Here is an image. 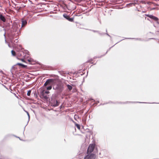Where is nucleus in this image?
<instances>
[{"mask_svg": "<svg viewBox=\"0 0 159 159\" xmlns=\"http://www.w3.org/2000/svg\"><path fill=\"white\" fill-rule=\"evenodd\" d=\"M18 56L25 58L26 55H25L23 51L20 52L18 54Z\"/></svg>", "mask_w": 159, "mask_h": 159, "instance_id": "obj_11", "label": "nucleus"}, {"mask_svg": "<svg viewBox=\"0 0 159 159\" xmlns=\"http://www.w3.org/2000/svg\"><path fill=\"white\" fill-rule=\"evenodd\" d=\"M63 16L70 21L73 22L74 20L73 18H70V16L67 15L66 14H64L63 15Z\"/></svg>", "mask_w": 159, "mask_h": 159, "instance_id": "obj_9", "label": "nucleus"}, {"mask_svg": "<svg viewBox=\"0 0 159 159\" xmlns=\"http://www.w3.org/2000/svg\"><path fill=\"white\" fill-rule=\"evenodd\" d=\"M124 102L123 103H128V102Z\"/></svg>", "mask_w": 159, "mask_h": 159, "instance_id": "obj_33", "label": "nucleus"}, {"mask_svg": "<svg viewBox=\"0 0 159 159\" xmlns=\"http://www.w3.org/2000/svg\"><path fill=\"white\" fill-rule=\"evenodd\" d=\"M96 155L93 153H87L84 157V159H95Z\"/></svg>", "mask_w": 159, "mask_h": 159, "instance_id": "obj_4", "label": "nucleus"}, {"mask_svg": "<svg viewBox=\"0 0 159 159\" xmlns=\"http://www.w3.org/2000/svg\"><path fill=\"white\" fill-rule=\"evenodd\" d=\"M132 3H130L129 4V5L131 6V5H132ZM127 5H128V4H127Z\"/></svg>", "mask_w": 159, "mask_h": 159, "instance_id": "obj_37", "label": "nucleus"}, {"mask_svg": "<svg viewBox=\"0 0 159 159\" xmlns=\"http://www.w3.org/2000/svg\"><path fill=\"white\" fill-rule=\"evenodd\" d=\"M91 30L94 32H97V33H98L99 32V31H97V30Z\"/></svg>", "mask_w": 159, "mask_h": 159, "instance_id": "obj_28", "label": "nucleus"}, {"mask_svg": "<svg viewBox=\"0 0 159 159\" xmlns=\"http://www.w3.org/2000/svg\"><path fill=\"white\" fill-rule=\"evenodd\" d=\"M42 90L44 91V93H45V94H48L49 93V92L48 91H45L44 90Z\"/></svg>", "mask_w": 159, "mask_h": 159, "instance_id": "obj_23", "label": "nucleus"}, {"mask_svg": "<svg viewBox=\"0 0 159 159\" xmlns=\"http://www.w3.org/2000/svg\"><path fill=\"white\" fill-rule=\"evenodd\" d=\"M12 90V89H11V91Z\"/></svg>", "mask_w": 159, "mask_h": 159, "instance_id": "obj_47", "label": "nucleus"}, {"mask_svg": "<svg viewBox=\"0 0 159 159\" xmlns=\"http://www.w3.org/2000/svg\"><path fill=\"white\" fill-rule=\"evenodd\" d=\"M120 103H122V102H120Z\"/></svg>", "mask_w": 159, "mask_h": 159, "instance_id": "obj_50", "label": "nucleus"}, {"mask_svg": "<svg viewBox=\"0 0 159 159\" xmlns=\"http://www.w3.org/2000/svg\"><path fill=\"white\" fill-rule=\"evenodd\" d=\"M6 41H6V40H5V42H6Z\"/></svg>", "mask_w": 159, "mask_h": 159, "instance_id": "obj_45", "label": "nucleus"}, {"mask_svg": "<svg viewBox=\"0 0 159 159\" xmlns=\"http://www.w3.org/2000/svg\"><path fill=\"white\" fill-rule=\"evenodd\" d=\"M16 39L14 40V42L17 43L18 42V38L16 37Z\"/></svg>", "mask_w": 159, "mask_h": 159, "instance_id": "obj_26", "label": "nucleus"}, {"mask_svg": "<svg viewBox=\"0 0 159 159\" xmlns=\"http://www.w3.org/2000/svg\"><path fill=\"white\" fill-rule=\"evenodd\" d=\"M4 30L5 31H6V30L5 29H4Z\"/></svg>", "mask_w": 159, "mask_h": 159, "instance_id": "obj_42", "label": "nucleus"}, {"mask_svg": "<svg viewBox=\"0 0 159 159\" xmlns=\"http://www.w3.org/2000/svg\"><path fill=\"white\" fill-rule=\"evenodd\" d=\"M105 104H102V105H104Z\"/></svg>", "mask_w": 159, "mask_h": 159, "instance_id": "obj_51", "label": "nucleus"}, {"mask_svg": "<svg viewBox=\"0 0 159 159\" xmlns=\"http://www.w3.org/2000/svg\"><path fill=\"white\" fill-rule=\"evenodd\" d=\"M31 93V90H29L28 91L27 95L28 96H30V95Z\"/></svg>", "mask_w": 159, "mask_h": 159, "instance_id": "obj_19", "label": "nucleus"}, {"mask_svg": "<svg viewBox=\"0 0 159 159\" xmlns=\"http://www.w3.org/2000/svg\"><path fill=\"white\" fill-rule=\"evenodd\" d=\"M135 39L136 40H140V41H142V40L141 39H140V38Z\"/></svg>", "mask_w": 159, "mask_h": 159, "instance_id": "obj_31", "label": "nucleus"}, {"mask_svg": "<svg viewBox=\"0 0 159 159\" xmlns=\"http://www.w3.org/2000/svg\"><path fill=\"white\" fill-rule=\"evenodd\" d=\"M11 54L13 56H15L16 54V52L13 50H12L11 51Z\"/></svg>", "mask_w": 159, "mask_h": 159, "instance_id": "obj_18", "label": "nucleus"}, {"mask_svg": "<svg viewBox=\"0 0 159 159\" xmlns=\"http://www.w3.org/2000/svg\"><path fill=\"white\" fill-rule=\"evenodd\" d=\"M112 47H110L109 49L106 52L105 54H106L107 52H108L110 49Z\"/></svg>", "mask_w": 159, "mask_h": 159, "instance_id": "obj_32", "label": "nucleus"}, {"mask_svg": "<svg viewBox=\"0 0 159 159\" xmlns=\"http://www.w3.org/2000/svg\"><path fill=\"white\" fill-rule=\"evenodd\" d=\"M12 90V89H11V91Z\"/></svg>", "mask_w": 159, "mask_h": 159, "instance_id": "obj_48", "label": "nucleus"}, {"mask_svg": "<svg viewBox=\"0 0 159 159\" xmlns=\"http://www.w3.org/2000/svg\"><path fill=\"white\" fill-rule=\"evenodd\" d=\"M146 16L153 20L155 22L156 24H154V27L158 28V30H159V21L158 18L152 15L148 14L146 15Z\"/></svg>", "mask_w": 159, "mask_h": 159, "instance_id": "obj_3", "label": "nucleus"}, {"mask_svg": "<svg viewBox=\"0 0 159 159\" xmlns=\"http://www.w3.org/2000/svg\"><path fill=\"white\" fill-rule=\"evenodd\" d=\"M0 159H7L6 157L3 156L0 157Z\"/></svg>", "mask_w": 159, "mask_h": 159, "instance_id": "obj_24", "label": "nucleus"}, {"mask_svg": "<svg viewBox=\"0 0 159 159\" xmlns=\"http://www.w3.org/2000/svg\"><path fill=\"white\" fill-rule=\"evenodd\" d=\"M14 94L15 95H16V94L15 93H14Z\"/></svg>", "mask_w": 159, "mask_h": 159, "instance_id": "obj_49", "label": "nucleus"}, {"mask_svg": "<svg viewBox=\"0 0 159 159\" xmlns=\"http://www.w3.org/2000/svg\"><path fill=\"white\" fill-rule=\"evenodd\" d=\"M39 96L40 98L45 100L48 99V96L44 93V91L42 90L40 92Z\"/></svg>", "mask_w": 159, "mask_h": 159, "instance_id": "obj_6", "label": "nucleus"}, {"mask_svg": "<svg viewBox=\"0 0 159 159\" xmlns=\"http://www.w3.org/2000/svg\"><path fill=\"white\" fill-rule=\"evenodd\" d=\"M5 34H6V32H5L4 33V37H5V38H6Z\"/></svg>", "mask_w": 159, "mask_h": 159, "instance_id": "obj_36", "label": "nucleus"}, {"mask_svg": "<svg viewBox=\"0 0 159 159\" xmlns=\"http://www.w3.org/2000/svg\"><path fill=\"white\" fill-rule=\"evenodd\" d=\"M75 125H76L77 128L78 129H80V125L79 124H76Z\"/></svg>", "mask_w": 159, "mask_h": 159, "instance_id": "obj_20", "label": "nucleus"}, {"mask_svg": "<svg viewBox=\"0 0 159 159\" xmlns=\"http://www.w3.org/2000/svg\"><path fill=\"white\" fill-rule=\"evenodd\" d=\"M25 112L27 113V114L28 115V119H29V120H28V122L29 120H30V116L29 113V112H27L26 111H25Z\"/></svg>", "mask_w": 159, "mask_h": 159, "instance_id": "obj_21", "label": "nucleus"}, {"mask_svg": "<svg viewBox=\"0 0 159 159\" xmlns=\"http://www.w3.org/2000/svg\"><path fill=\"white\" fill-rule=\"evenodd\" d=\"M27 60L30 63V64H34L33 62H34V60L32 58H30Z\"/></svg>", "mask_w": 159, "mask_h": 159, "instance_id": "obj_14", "label": "nucleus"}, {"mask_svg": "<svg viewBox=\"0 0 159 159\" xmlns=\"http://www.w3.org/2000/svg\"><path fill=\"white\" fill-rule=\"evenodd\" d=\"M54 80L53 79H48L45 82L43 85V86H46L51 85L52 83L53 82Z\"/></svg>", "mask_w": 159, "mask_h": 159, "instance_id": "obj_8", "label": "nucleus"}, {"mask_svg": "<svg viewBox=\"0 0 159 159\" xmlns=\"http://www.w3.org/2000/svg\"><path fill=\"white\" fill-rule=\"evenodd\" d=\"M8 46L9 47V45L8 44Z\"/></svg>", "mask_w": 159, "mask_h": 159, "instance_id": "obj_46", "label": "nucleus"}, {"mask_svg": "<svg viewBox=\"0 0 159 159\" xmlns=\"http://www.w3.org/2000/svg\"><path fill=\"white\" fill-rule=\"evenodd\" d=\"M74 119L76 120V118H78L79 117V116L77 115H75L74 116Z\"/></svg>", "mask_w": 159, "mask_h": 159, "instance_id": "obj_25", "label": "nucleus"}, {"mask_svg": "<svg viewBox=\"0 0 159 159\" xmlns=\"http://www.w3.org/2000/svg\"><path fill=\"white\" fill-rule=\"evenodd\" d=\"M47 86H48L46 87V89L48 90H51L52 87L51 85Z\"/></svg>", "mask_w": 159, "mask_h": 159, "instance_id": "obj_17", "label": "nucleus"}, {"mask_svg": "<svg viewBox=\"0 0 159 159\" xmlns=\"http://www.w3.org/2000/svg\"><path fill=\"white\" fill-rule=\"evenodd\" d=\"M60 107V108H61V106Z\"/></svg>", "mask_w": 159, "mask_h": 159, "instance_id": "obj_44", "label": "nucleus"}, {"mask_svg": "<svg viewBox=\"0 0 159 159\" xmlns=\"http://www.w3.org/2000/svg\"><path fill=\"white\" fill-rule=\"evenodd\" d=\"M90 100H93V101H95V100H94L92 98H91Z\"/></svg>", "mask_w": 159, "mask_h": 159, "instance_id": "obj_38", "label": "nucleus"}, {"mask_svg": "<svg viewBox=\"0 0 159 159\" xmlns=\"http://www.w3.org/2000/svg\"><path fill=\"white\" fill-rule=\"evenodd\" d=\"M23 52H24V55H26L25 58H28L29 56L30 55L29 51L27 50H25L24 51H23Z\"/></svg>", "mask_w": 159, "mask_h": 159, "instance_id": "obj_13", "label": "nucleus"}, {"mask_svg": "<svg viewBox=\"0 0 159 159\" xmlns=\"http://www.w3.org/2000/svg\"><path fill=\"white\" fill-rule=\"evenodd\" d=\"M16 137H17V138H19L20 139V140H21L20 138L19 137H17L16 136H15Z\"/></svg>", "mask_w": 159, "mask_h": 159, "instance_id": "obj_39", "label": "nucleus"}, {"mask_svg": "<svg viewBox=\"0 0 159 159\" xmlns=\"http://www.w3.org/2000/svg\"><path fill=\"white\" fill-rule=\"evenodd\" d=\"M126 39H134V38H126Z\"/></svg>", "mask_w": 159, "mask_h": 159, "instance_id": "obj_35", "label": "nucleus"}, {"mask_svg": "<svg viewBox=\"0 0 159 159\" xmlns=\"http://www.w3.org/2000/svg\"><path fill=\"white\" fill-rule=\"evenodd\" d=\"M16 65L21 66L23 68H25L27 67L26 65H25L20 63H17Z\"/></svg>", "mask_w": 159, "mask_h": 159, "instance_id": "obj_15", "label": "nucleus"}, {"mask_svg": "<svg viewBox=\"0 0 159 159\" xmlns=\"http://www.w3.org/2000/svg\"><path fill=\"white\" fill-rule=\"evenodd\" d=\"M0 20L3 22H5L6 21V19L5 16L1 14H0Z\"/></svg>", "mask_w": 159, "mask_h": 159, "instance_id": "obj_10", "label": "nucleus"}, {"mask_svg": "<svg viewBox=\"0 0 159 159\" xmlns=\"http://www.w3.org/2000/svg\"><path fill=\"white\" fill-rule=\"evenodd\" d=\"M14 68V66H13L12 67V68Z\"/></svg>", "mask_w": 159, "mask_h": 159, "instance_id": "obj_43", "label": "nucleus"}, {"mask_svg": "<svg viewBox=\"0 0 159 159\" xmlns=\"http://www.w3.org/2000/svg\"><path fill=\"white\" fill-rule=\"evenodd\" d=\"M94 147V144H90L88 148L87 153H92L91 152L93 151Z\"/></svg>", "mask_w": 159, "mask_h": 159, "instance_id": "obj_5", "label": "nucleus"}, {"mask_svg": "<svg viewBox=\"0 0 159 159\" xmlns=\"http://www.w3.org/2000/svg\"><path fill=\"white\" fill-rule=\"evenodd\" d=\"M21 27H25L27 24V22L26 20L22 19Z\"/></svg>", "mask_w": 159, "mask_h": 159, "instance_id": "obj_12", "label": "nucleus"}, {"mask_svg": "<svg viewBox=\"0 0 159 159\" xmlns=\"http://www.w3.org/2000/svg\"><path fill=\"white\" fill-rule=\"evenodd\" d=\"M20 34V29L19 28L18 24H16L13 25L10 30L9 36L11 42L13 41L15 36H18Z\"/></svg>", "mask_w": 159, "mask_h": 159, "instance_id": "obj_1", "label": "nucleus"}, {"mask_svg": "<svg viewBox=\"0 0 159 159\" xmlns=\"http://www.w3.org/2000/svg\"><path fill=\"white\" fill-rule=\"evenodd\" d=\"M139 102V103H146V102Z\"/></svg>", "mask_w": 159, "mask_h": 159, "instance_id": "obj_34", "label": "nucleus"}, {"mask_svg": "<svg viewBox=\"0 0 159 159\" xmlns=\"http://www.w3.org/2000/svg\"><path fill=\"white\" fill-rule=\"evenodd\" d=\"M25 58H24V57H22V58L20 60L24 62H25V61L24 60V59Z\"/></svg>", "mask_w": 159, "mask_h": 159, "instance_id": "obj_29", "label": "nucleus"}, {"mask_svg": "<svg viewBox=\"0 0 159 159\" xmlns=\"http://www.w3.org/2000/svg\"><path fill=\"white\" fill-rule=\"evenodd\" d=\"M66 86L69 91H70L72 89V87L71 85L68 84L66 85Z\"/></svg>", "mask_w": 159, "mask_h": 159, "instance_id": "obj_16", "label": "nucleus"}, {"mask_svg": "<svg viewBox=\"0 0 159 159\" xmlns=\"http://www.w3.org/2000/svg\"><path fill=\"white\" fill-rule=\"evenodd\" d=\"M52 88L57 94H60L64 90V84L61 82L56 83L53 85Z\"/></svg>", "mask_w": 159, "mask_h": 159, "instance_id": "obj_2", "label": "nucleus"}, {"mask_svg": "<svg viewBox=\"0 0 159 159\" xmlns=\"http://www.w3.org/2000/svg\"><path fill=\"white\" fill-rule=\"evenodd\" d=\"M106 32L107 33H105V34H106L107 35H108L109 37H111V36L107 33V29L106 30Z\"/></svg>", "mask_w": 159, "mask_h": 159, "instance_id": "obj_30", "label": "nucleus"}, {"mask_svg": "<svg viewBox=\"0 0 159 159\" xmlns=\"http://www.w3.org/2000/svg\"><path fill=\"white\" fill-rule=\"evenodd\" d=\"M99 102L98 101L97 102H96L95 103L97 104L98 103H99Z\"/></svg>", "mask_w": 159, "mask_h": 159, "instance_id": "obj_40", "label": "nucleus"}, {"mask_svg": "<svg viewBox=\"0 0 159 159\" xmlns=\"http://www.w3.org/2000/svg\"><path fill=\"white\" fill-rule=\"evenodd\" d=\"M155 39L154 38H150L149 39Z\"/></svg>", "mask_w": 159, "mask_h": 159, "instance_id": "obj_41", "label": "nucleus"}, {"mask_svg": "<svg viewBox=\"0 0 159 159\" xmlns=\"http://www.w3.org/2000/svg\"><path fill=\"white\" fill-rule=\"evenodd\" d=\"M98 34L100 35H104L105 34V33H100L99 31L98 33Z\"/></svg>", "mask_w": 159, "mask_h": 159, "instance_id": "obj_22", "label": "nucleus"}, {"mask_svg": "<svg viewBox=\"0 0 159 159\" xmlns=\"http://www.w3.org/2000/svg\"><path fill=\"white\" fill-rule=\"evenodd\" d=\"M50 104L52 106L55 107L59 105V103L58 102L57 100H56L55 99H53L52 100Z\"/></svg>", "mask_w": 159, "mask_h": 159, "instance_id": "obj_7", "label": "nucleus"}, {"mask_svg": "<svg viewBox=\"0 0 159 159\" xmlns=\"http://www.w3.org/2000/svg\"><path fill=\"white\" fill-rule=\"evenodd\" d=\"M104 55H103V56H101L100 57H97V56H96V57H94V58H100V57H102V56H103Z\"/></svg>", "mask_w": 159, "mask_h": 159, "instance_id": "obj_27", "label": "nucleus"}]
</instances>
